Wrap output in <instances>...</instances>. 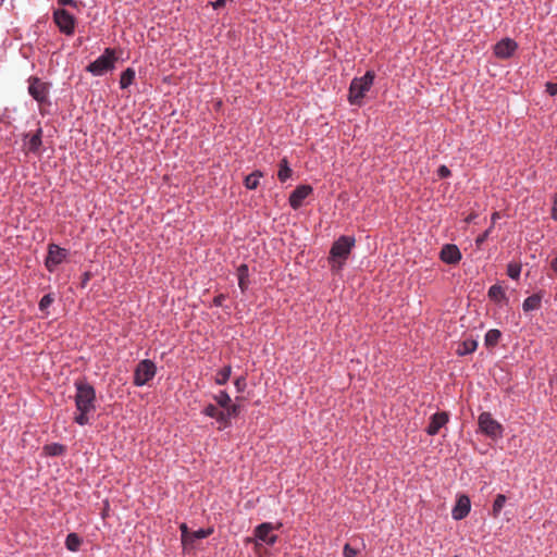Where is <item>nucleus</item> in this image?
<instances>
[{
    "mask_svg": "<svg viewBox=\"0 0 557 557\" xmlns=\"http://www.w3.org/2000/svg\"><path fill=\"white\" fill-rule=\"evenodd\" d=\"M476 347L478 342L475 339L468 338L458 345L457 354L459 356H466L475 351Z\"/></svg>",
    "mask_w": 557,
    "mask_h": 557,
    "instance_id": "obj_19",
    "label": "nucleus"
},
{
    "mask_svg": "<svg viewBox=\"0 0 557 557\" xmlns=\"http://www.w3.org/2000/svg\"><path fill=\"white\" fill-rule=\"evenodd\" d=\"M214 419L219 423V430H223L231 425V419L224 410H220Z\"/></svg>",
    "mask_w": 557,
    "mask_h": 557,
    "instance_id": "obj_30",
    "label": "nucleus"
},
{
    "mask_svg": "<svg viewBox=\"0 0 557 557\" xmlns=\"http://www.w3.org/2000/svg\"><path fill=\"white\" fill-rule=\"evenodd\" d=\"M65 450V446L60 443H50L44 446L45 454L51 457L62 456Z\"/></svg>",
    "mask_w": 557,
    "mask_h": 557,
    "instance_id": "obj_24",
    "label": "nucleus"
},
{
    "mask_svg": "<svg viewBox=\"0 0 557 557\" xmlns=\"http://www.w3.org/2000/svg\"><path fill=\"white\" fill-rule=\"evenodd\" d=\"M28 94L39 106L49 104V85L36 76L28 78Z\"/></svg>",
    "mask_w": 557,
    "mask_h": 557,
    "instance_id": "obj_9",
    "label": "nucleus"
},
{
    "mask_svg": "<svg viewBox=\"0 0 557 557\" xmlns=\"http://www.w3.org/2000/svg\"><path fill=\"white\" fill-rule=\"evenodd\" d=\"M225 299H226V296H225L224 294H219V295H216V296L213 298V300H212L213 306H215V307H221V306L223 305V302H224V300H225Z\"/></svg>",
    "mask_w": 557,
    "mask_h": 557,
    "instance_id": "obj_42",
    "label": "nucleus"
},
{
    "mask_svg": "<svg viewBox=\"0 0 557 557\" xmlns=\"http://www.w3.org/2000/svg\"><path fill=\"white\" fill-rule=\"evenodd\" d=\"M492 230H493V224L486 231H484L481 235L478 236V238L475 239V245L478 247H480L488 238Z\"/></svg>",
    "mask_w": 557,
    "mask_h": 557,
    "instance_id": "obj_36",
    "label": "nucleus"
},
{
    "mask_svg": "<svg viewBox=\"0 0 557 557\" xmlns=\"http://www.w3.org/2000/svg\"><path fill=\"white\" fill-rule=\"evenodd\" d=\"M518 49V44L511 38H503L494 46V54L498 59H509Z\"/></svg>",
    "mask_w": 557,
    "mask_h": 557,
    "instance_id": "obj_12",
    "label": "nucleus"
},
{
    "mask_svg": "<svg viewBox=\"0 0 557 557\" xmlns=\"http://www.w3.org/2000/svg\"><path fill=\"white\" fill-rule=\"evenodd\" d=\"M116 60L117 57L114 49L106 48L100 57L87 65L86 71L94 76H102L114 70Z\"/></svg>",
    "mask_w": 557,
    "mask_h": 557,
    "instance_id": "obj_4",
    "label": "nucleus"
},
{
    "mask_svg": "<svg viewBox=\"0 0 557 557\" xmlns=\"http://www.w3.org/2000/svg\"><path fill=\"white\" fill-rule=\"evenodd\" d=\"M58 4L62 5V7L69 5V7L76 9V8H78L79 1H77V0H58Z\"/></svg>",
    "mask_w": 557,
    "mask_h": 557,
    "instance_id": "obj_39",
    "label": "nucleus"
},
{
    "mask_svg": "<svg viewBox=\"0 0 557 557\" xmlns=\"http://www.w3.org/2000/svg\"><path fill=\"white\" fill-rule=\"evenodd\" d=\"M354 236L342 235L332 245L327 261L333 273L341 272L355 247Z\"/></svg>",
    "mask_w": 557,
    "mask_h": 557,
    "instance_id": "obj_2",
    "label": "nucleus"
},
{
    "mask_svg": "<svg viewBox=\"0 0 557 557\" xmlns=\"http://www.w3.org/2000/svg\"><path fill=\"white\" fill-rule=\"evenodd\" d=\"M224 411L228 414V418L231 419L239 413V406L230 403L228 406L224 408Z\"/></svg>",
    "mask_w": 557,
    "mask_h": 557,
    "instance_id": "obj_35",
    "label": "nucleus"
},
{
    "mask_svg": "<svg viewBox=\"0 0 557 557\" xmlns=\"http://www.w3.org/2000/svg\"><path fill=\"white\" fill-rule=\"evenodd\" d=\"M213 532V530L211 528H208V529H199L195 532H193L191 534V539L193 540H202V539H206L208 537L209 535H211V533Z\"/></svg>",
    "mask_w": 557,
    "mask_h": 557,
    "instance_id": "obj_33",
    "label": "nucleus"
},
{
    "mask_svg": "<svg viewBox=\"0 0 557 557\" xmlns=\"http://www.w3.org/2000/svg\"><path fill=\"white\" fill-rule=\"evenodd\" d=\"M375 74L367 71L363 76L355 77L349 85L348 101L352 106H361L366 94L371 89Z\"/></svg>",
    "mask_w": 557,
    "mask_h": 557,
    "instance_id": "obj_3",
    "label": "nucleus"
},
{
    "mask_svg": "<svg viewBox=\"0 0 557 557\" xmlns=\"http://www.w3.org/2000/svg\"><path fill=\"white\" fill-rule=\"evenodd\" d=\"M488 298L495 302L507 300L505 289L498 284H494L487 292Z\"/></svg>",
    "mask_w": 557,
    "mask_h": 557,
    "instance_id": "obj_20",
    "label": "nucleus"
},
{
    "mask_svg": "<svg viewBox=\"0 0 557 557\" xmlns=\"http://www.w3.org/2000/svg\"><path fill=\"white\" fill-rule=\"evenodd\" d=\"M54 297L52 296V294L45 295L38 304L39 310L42 312L46 311L52 305Z\"/></svg>",
    "mask_w": 557,
    "mask_h": 557,
    "instance_id": "obj_32",
    "label": "nucleus"
},
{
    "mask_svg": "<svg viewBox=\"0 0 557 557\" xmlns=\"http://www.w3.org/2000/svg\"><path fill=\"white\" fill-rule=\"evenodd\" d=\"M499 214L497 212L493 213L492 214V221H493V224L495 223V221L498 219Z\"/></svg>",
    "mask_w": 557,
    "mask_h": 557,
    "instance_id": "obj_46",
    "label": "nucleus"
},
{
    "mask_svg": "<svg viewBox=\"0 0 557 557\" xmlns=\"http://www.w3.org/2000/svg\"><path fill=\"white\" fill-rule=\"evenodd\" d=\"M75 387V408L74 422L81 426L90 423V416L96 411V389L86 381V379H78L74 382Z\"/></svg>",
    "mask_w": 557,
    "mask_h": 557,
    "instance_id": "obj_1",
    "label": "nucleus"
},
{
    "mask_svg": "<svg viewBox=\"0 0 557 557\" xmlns=\"http://www.w3.org/2000/svg\"><path fill=\"white\" fill-rule=\"evenodd\" d=\"M521 273V265L516 262H511L507 265V275L512 280H518Z\"/></svg>",
    "mask_w": 557,
    "mask_h": 557,
    "instance_id": "obj_31",
    "label": "nucleus"
},
{
    "mask_svg": "<svg viewBox=\"0 0 557 557\" xmlns=\"http://www.w3.org/2000/svg\"><path fill=\"white\" fill-rule=\"evenodd\" d=\"M479 429L486 436L497 440L503 437L504 428L490 412H482L478 418Z\"/></svg>",
    "mask_w": 557,
    "mask_h": 557,
    "instance_id": "obj_8",
    "label": "nucleus"
},
{
    "mask_svg": "<svg viewBox=\"0 0 557 557\" xmlns=\"http://www.w3.org/2000/svg\"><path fill=\"white\" fill-rule=\"evenodd\" d=\"M231 373H232V367L231 366H225L223 367L222 369H220L215 375V383L218 385H224L227 383V381L230 380V376H231Z\"/></svg>",
    "mask_w": 557,
    "mask_h": 557,
    "instance_id": "obj_27",
    "label": "nucleus"
},
{
    "mask_svg": "<svg viewBox=\"0 0 557 557\" xmlns=\"http://www.w3.org/2000/svg\"><path fill=\"white\" fill-rule=\"evenodd\" d=\"M69 256V250L57 244L48 245V252L45 259V267L49 272H54L57 268L63 263Z\"/></svg>",
    "mask_w": 557,
    "mask_h": 557,
    "instance_id": "obj_10",
    "label": "nucleus"
},
{
    "mask_svg": "<svg viewBox=\"0 0 557 557\" xmlns=\"http://www.w3.org/2000/svg\"><path fill=\"white\" fill-rule=\"evenodd\" d=\"M262 172L259 170L253 171L252 173L248 174L244 180V185L247 189L253 190L259 186V181L262 177Z\"/></svg>",
    "mask_w": 557,
    "mask_h": 557,
    "instance_id": "obj_23",
    "label": "nucleus"
},
{
    "mask_svg": "<svg viewBox=\"0 0 557 557\" xmlns=\"http://www.w3.org/2000/svg\"><path fill=\"white\" fill-rule=\"evenodd\" d=\"M545 86H546V91L550 96H556L557 95V84L556 83L548 82V83H546Z\"/></svg>",
    "mask_w": 557,
    "mask_h": 557,
    "instance_id": "obj_41",
    "label": "nucleus"
},
{
    "mask_svg": "<svg viewBox=\"0 0 557 557\" xmlns=\"http://www.w3.org/2000/svg\"><path fill=\"white\" fill-rule=\"evenodd\" d=\"M506 500H507V498L504 494H498L495 497L494 503H493V508H492L493 517L496 518L500 515V511H502L503 507L505 506Z\"/></svg>",
    "mask_w": 557,
    "mask_h": 557,
    "instance_id": "obj_28",
    "label": "nucleus"
},
{
    "mask_svg": "<svg viewBox=\"0 0 557 557\" xmlns=\"http://www.w3.org/2000/svg\"><path fill=\"white\" fill-rule=\"evenodd\" d=\"M502 337V332L497 329H491L484 336V344L487 348L495 347Z\"/></svg>",
    "mask_w": 557,
    "mask_h": 557,
    "instance_id": "obj_22",
    "label": "nucleus"
},
{
    "mask_svg": "<svg viewBox=\"0 0 557 557\" xmlns=\"http://www.w3.org/2000/svg\"><path fill=\"white\" fill-rule=\"evenodd\" d=\"M220 411V409L212 405V404H209L207 405L203 409H202V414H205L206 417H210V418H215V416L218 414V412Z\"/></svg>",
    "mask_w": 557,
    "mask_h": 557,
    "instance_id": "obj_34",
    "label": "nucleus"
},
{
    "mask_svg": "<svg viewBox=\"0 0 557 557\" xmlns=\"http://www.w3.org/2000/svg\"><path fill=\"white\" fill-rule=\"evenodd\" d=\"M89 277H90V276H89V273H88V272H86V273L84 274V281H83V283L85 284L87 281H89Z\"/></svg>",
    "mask_w": 557,
    "mask_h": 557,
    "instance_id": "obj_47",
    "label": "nucleus"
},
{
    "mask_svg": "<svg viewBox=\"0 0 557 557\" xmlns=\"http://www.w3.org/2000/svg\"><path fill=\"white\" fill-rule=\"evenodd\" d=\"M550 267L553 271L557 273V257L552 260Z\"/></svg>",
    "mask_w": 557,
    "mask_h": 557,
    "instance_id": "obj_44",
    "label": "nucleus"
},
{
    "mask_svg": "<svg viewBox=\"0 0 557 557\" xmlns=\"http://www.w3.org/2000/svg\"><path fill=\"white\" fill-rule=\"evenodd\" d=\"M292 169L289 168L288 161L286 158L282 159L280 162V169L277 172V177L281 182H286L292 176Z\"/></svg>",
    "mask_w": 557,
    "mask_h": 557,
    "instance_id": "obj_26",
    "label": "nucleus"
},
{
    "mask_svg": "<svg viewBox=\"0 0 557 557\" xmlns=\"http://www.w3.org/2000/svg\"><path fill=\"white\" fill-rule=\"evenodd\" d=\"M213 399L216 401V404L221 407V408H225L228 406V404L232 401L231 400V397L228 395L227 392L225 391H221L219 392V394L214 395L213 396Z\"/></svg>",
    "mask_w": 557,
    "mask_h": 557,
    "instance_id": "obj_29",
    "label": "nucleus"
},
{
    "mask_svg": "<svg viewBox=\"0 0 557 557\" xmlns=\"http://www.w3.org/2000/svg\"><path fill=\"white\" fill-rule=\"evenodd\" d=\"M181 531H182V537L184 539L187 534V525L186 524H182L181 525Z\"/></svg>",
    "mask_w": 557,
    "mask_h": 557,
    "instance_id": "obj_45",
    "label": "nucleus"
},
{
    "mask_svg": "<svg viewBox=\"0 0 557 557\" xmlns=\"http://www.w3.org/2000/svg\"><path fill=\"white\" fill-rule=\"evenodd\" d=\"M313 191L312 187L310 185H299L297 186L289 195V198H288V202H289V206L294 209V210H297L299 209L302 203H304V200L309 196L311 195Z\"/></svg>",
    "mask_w": 557,
    "mask_h": 557,
    "instance_id": "obj_13",
    "label": "nucleus"
},
{
    "mask_svg": "<svg viewBox=\"0 0 557 557\" xmlns=\"http://www.w3.org/2000/svg\"><path fill=\"white\" fill-rule=\"evenodd\" d=\"M238 286L242 293H245L249 287V269L248 265L243 263L237 268Z\"/></svg>",
    "mask_w": 557,
    "mask_h": 557,
    "instance_id": "obj_17",
    "label": "nucleus"
},
{
    "mask_svg": "<svg viewBox=\"0 0 557 557\" xmlns=\"http://www.w3.org/2000/svg\"><path fill=\"white\" fill-rule=\"evenodd\" d=\"M448 421L449 414L446 411L436 412L430 417L425 432L429 435L434 436Z\"/></svg>",
    "mask_w": 557,
    "mask_h": 557,
    "instance_id": "obj_14",
    "label": "nucleus"
},
{
    "mask_svg": "<svg viewBox=\"0 0 557 557\" xmlns=\"http://www.w3.org/2000/svg\"><path fill=\"white\" fill-rule=\"evenodd\" d=\"M542 302V295L533 294L523 300L522 309L525 312L540 309Z\"/></svg>",
    "mask_w": 557,
    "mask_h": 557,
    "instance_id": "obj_18",
    "label": "nucleus"
},
{
    "mask_svg": "<svg viewBox=\"0 0 557 557\" xmlns=\"http://www.w3.org/2000/svg\"><path fill=\"white\" fill-rule=\"evenodd\" d=\"M550 216L553 220L557 221V193L553 197V207Z\"/></svg>",
    "mask_w": 557,
    "mask_h": 557,
    "instance_id": "obj_43",
    "label": "nucleus"
},
{
    "mask_svg": "<svg viewBox=\"0 0 557 557\" xmlns=\"http://www.w3.org/2000/svg\"><path fill=\"white\" fill-rule=\"evenodd\" d=\"M282 522L273 524L271 522H262L253 529V543L256 546L268 545L273 546L276 544L278 536L274 531L282 528Z\"/></svg>",
    "mask_w": 557,
    "mask_h": 557,
    "instance_id": "obj_5",
    "label": "nucleus"
},
{
    "mask_svg": "<svg viewBox=\"0 0 557 557\" xmlns=\"http://www.w3.org/2000/svg\"><path fill=\"white\" fill-rule=\"evenodd\" d=\"M157 374V366L150 359L140 360L134 370L133 384L141 387L150 382Z\"/></svg>",
    "mask_w": 557,
    "mask_h": 557,
    "instance_id": "obj_6",
    "label": "nucleus"
},
{
    "mask_svg": "<svg viewBox=\"0 0 557 557\" xmlns=\"http://www.w3.org/2000/svg\"><path fill=\"white\" fill-rule=\"evenodd\" d=\"M82 539L76 533H70L65 539V547L70 552H78L82 545Z\"/></svg>",
    "mask_w": 557,
    "mask_h": 557,
    "instance_id": "obj_25",
    "label": "nucleus"
},
{
    "mask_svg": "<svg viewBox=\"0 0 557 557\" xmlns=\"http://www.w3.org/2000/svg\"><path fill=\"white\" fill-rule=\"evenodd\" d=\"M471 509V502L467 495H461L458 497L456 505L451 510V516L455 520H462L466 518Z\"/></svg>",
    "mask_w": 557,
    "mask_h": 557,
    "instance_id": "obj_16",
    "label": "nucleus"
},
{
    "mask_svg": "<svg viewBox=\"0 0 557 557\" xmlns=\"http://www.w3.org/2000/svg\"><path fill=\"white\" fill-rule=\"evenodd\" d=\"M234 385H235V387H236V389L238 392L244 391V388L246 387V380H245V377H243V376L237 377L235 380V382H234Z\"/></svg>",
    "mask_w": 557,
    "mask_h": 557,
    "instance_id": "obj_40",
    "label": "nucleus"
},
{
    "mask_svg": "<svg viewBox=\"0 0 557 557\" xmlns=\"http://www.w3.org/2000/svg\"><path fill=\"white\" fill-rule=\"evenodd\" d=\"M358 555V549L354 548L349 544H345L343 548L344 557H356Z\"/></svg>",
    "mask_w": 557,
    "mask_h": 557,
    "instance_id": "obj_37",
    "label": "nucleus"
},
{
    "mask_svg": "<svg viewBox=\"0 0 557 557\" xmlns=\"http://www.w3.org/2000/svg\"><path fill=\"white\" fill-rule=\"evenodd\" d=\"M440 258L447 264H456L461 260V252L457 245L446 244L441 249Z\"/></svg>",
    "mask_w": 557,
    "mask_h": 557,
    "instance_id": "obj_15",
    "label": "nucleus"
},
{
    "mask_svg": "<svg viewBox=\"0 0 557 557\" xmlns=\"http://www.w3.org/2000/svg\"><path fill=\"white\" fill-rule=\"evenodd\" d=\"M23 145L26 152L39 154L42 146V128L38 127L34 134H25Z\"/></svg>",
    "mask_w": 557,
    "mask_h": 557,
    "instance_id": "obj_11",
    "label": "nucleus"
},
{
    "mask_svg": "<svg viewBox=\"0 0 557 557\" xmlns=\"http://www.w3.org/2000/svg\"><path fill=\"white\" fill-rule=\"evenodd\" d=\"M135 76L136 72L132 67H127L125 71H123L120 76V88L126 89L129 87L134 83Z\"/></svg>",
    "mask_w": 557,
    "mask_h": 557,
    "instance_id": "obj_21",
    "label": "nucleus"
},
{
    "mask_svg": "<svg viewBox=\"0 0 557 557\" xmlns=\"http://www.w3.org/2000/svg\"><path fill=\"white\" fill-rule=\"evenodd\" d=\"M52 18L61 34L73 36L77 24L76 17L63 8L55 9Z\"/></svg>",
    "mask_w": 557,
    "mask_h": 557,
    "instance_id": "obj_7",
    "label": "nucleus"
},
{
    "mask_svg": "<svg viewBox=\"0 0 557 557\" xmlns=\"http://www.w3.org/2000/svg\"><path fill=\"white\" fill-rule=\"evenodd\" d=\"M451 175V172L450 170L446 166V165H441L438 169H437V176L440 178H447Z\"/></svg>",
    "mask_w": 557,
    "mask_h": 557,
    "instance_id": "obj_38",
    "label": "nucleus"
}]
</instances>
